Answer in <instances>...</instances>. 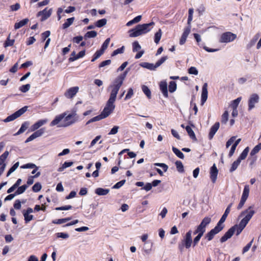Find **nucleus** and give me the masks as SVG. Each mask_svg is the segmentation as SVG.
Here are the masks:
<instances>
[{
    "instance_id": "obj_1",
    "label": "nucleus",
    "mask_w": 261,
    "mask_h": 261,
    "mask_svg": "<svg viewBox=\"0 0 261 261\" xmlns=\"http://www.w3.org/2000/svg\"><path fill=\"white\" fill-rule=\"evenodd\" d=\"M77 114L75 112L67 115L66 112L57 116L50 122V126L58 125L59 127H67L74 123L77 120Z\"/></svg>"
},
{
    "instance_id": "obj_2",
    "label": "nucleus",
    "mask_w": 261,
    "mask_h": 261,
    "mask_svg": "<svg viewBox=\"0 0 261 261\" xmlns=\"http://www.w3.org/2000/svg\"><path fill=\"white\" fill-rule=\"evenodd\" d=\"M127 72L128 71L126 70L123 73L118 76L109 86L108 88L111 89L110 97L116 99L117 94L123 84Z\"/></svg>"
},
{
    "instance_id": "obj_3",
    "label": "nucleus",
    "mask_w": 261,
    "mask_h": 261,
    "mask_svg": "<svg viewBox=\"0 0 261 261\" xmlns=\"http://www.w3.org/2000/svg\"><path fill=\"white\" fill-rule=\"evenodd\" d=\"M154 25V22L138 24L135 28L129 31L130 37H136L143 34H146L151 30L150 27Z\"/></svg>"
},
{
    "instance_id": "obj_4",
    "label": "nucleus",
    "mask_w": 261,
    "mask_h": 261,
    "mask_svg": "<svg viewBox=\"0 0 261 261\" xmlns=\"http://www.w3.org/2000/svg\"><path fill=\"white\" fill-rule=\"evenodd\" d=\"M192 233V230H189L186 233L184 239L178 244V248L181 252L184 250L185 247L187 249H189L193 243Z\"/></svg>"
},
{
    "instance_id": "obj_5",
    "label": "nucleus",
    "mask_w": 261,
    "mask_h": 261,
    "mask_svg": "<svg viewBox=\"0 0 261 261\" xmlns=\"http://www.w3.org/2000/svg\"><path fill=\"white\" fill-rule=\"evenodd\" d=\"M115 100L116 99L109 97L107 101L106 105L101 112L106 118L109 116L115 109V106L114 102Z\"/></svg>"
},
{
    "instance_id": "obj_6",
    "label": "nucleus",
    "mask_w": 261,
    "mask_h": 261,
    "mask_svg": "<svg viewBox=\"0 0 261 261\" xmlns=\"http://www.w3.org/2000/svg\"><path fill=\"white\" fill-rule=\"evenodd\" d=\"M28 106L23 107V108L15 112L13 114L8 116L6 119L4 120V121L5 122H8L15 120V119L18 118L22 114H23L28 110Z\"/></svg>"
},
{
    "instance_id": "obj_7",
    "label": "nucleus",
    "mask_w": 261,
    "mask_h": 261,
    "mask_svg": "<svg viewBox=\"0 0 261 261\" xmlns=\"http://www.w3.org/2000/svg\"><path fill=\"white\" fill-rule=\"evenodd\" d=\"M237 38V35L230 32L223 33L220 36L219 42L228 43L233 41Z\"/></svg>"
},
{
    "instance_id": "obj_8",
    "label": "nucleus",
    "mask_w": 261,
    "mask_h": 261,
    "mask_svg": "<svg viewBox=\"0 0 261 261\" xmlns=\"http://www.w3.org/2000/svg\"><path fill=\"white\" fill-rule=\"evenodd\" d=\"M259 97L256 93L251 94L248 99V108L249 111L255 108V105L259 102Z\"/></svg>"
},
{
    "instance_id": "obj_9",
    "label": "nucleus",
    "mask_w": 261,
    "mask_h": 261,
    "mask_svg": "<svg viewBox=\"0 0 261 261\" xmlns=\"http://www.w3.org/2000/svg\"><path fill=\"white\" fill-rule=\"evenodd\" d=\"M222 226H220L218 224L212 230H210L205 236V238L210 241H211L214 236L220 232L223 229Z\"/></svg>"
},
{
    "instance_id": "obj_10",
    "label": "nucleus",
    "mask_w": 261,
    "mask_h": 261,
    "mask_svg": "<svg viewBox=\"0 0 261 261\" xmlns=\"http://www.w3.org/2000/svg\"><path fill=\"white\" fill-rule=\"evenodd\" d=\"M53 12V9L50 8L48 10L47 8H45L43 10L39 11L37 13V16H41V21H43L49 18Z\"/></svg>"
},
{
    "instance_id": "obj_11",
    "label": "nucleus",
    "mask_w": 261,
    "mask_h": 261,
    "mask_svg": "<svg viewBox=\"0 0 261 261\" xmlns=\"http://www.w3.org/2000/svg\"><path fill=\"white\" fill-rule=\"evenodd\" d=\"M236 226H233L230 227L227 232L223 236L220 241L221 243L226 242L228 239L230 238L234 233V228Z\"/></svg>"
},
{
    "instance_id": "obj_12",
    "label": "nucleus",
    "mask_w": 261,
    "mask_h": 261,
    "mask_svg": "<svg viewBox=\"0 0 261 261\" xmlns=\"http://www.w3.org/2000/svg\"><path fill=\"white\" fill-rule=\"evenodd\" d=\"M254 214L255 211H254L253 207L250 206L248 207V209L242 212L241 213V216H245L244 218L249 221Z\"/></svg>"
},
{
    "instance_id": "obj_13",
    "label": "nucleus",
    "mask_w": 261,
    "mask_h": 261,
    "mask_svg": "<svg viewBox=\"0 0 261 261\" xmlns=\"http://www.w3.org/2000/svg\"><path fill=\"white\" fill-rule=\"evenodd\" d=\"M79 88L78 87H73L69 88L65 93L64 95L68 98H72L78 92Z\"/></svg>"
},
{
    "instance_id": "obj_14",
    "label": "nucleus",
    "mask_w": 261,
    "mask_h": 261,
    "mask_svg": "<svg viewBox=\"0 0 261 261\" xmlns=\"http://www.w3.org/2000/svg\"><path fill=\"white\" fill-rule=\"evenodd\" d=\"M207 84L204 83L202 88L201 105L202 106L207 99Z\"/></svg>"
},
{
    "instance_id": "obj_15",
    "label": "nucleus",
    "mask_w": 261,
    "mask_h": 261,
    "mask_svg": "<svg viewBox=\"0 0 261 261\" xmlns=\"http://www.w3.org/2000/svg\"><path fill=\"white\" fill-rule=\"evenodd\" d=\"M218 173V170L216 165L214 164L210 170V177L213 183H215L217 180Z\"/></svg>"
},
{
    "instance_id": "obj_16",
    "label": "nucleus",
    "mask_w": 261,
    "mask_h": 261,
    "mask_svg": "<svg viewBox=\"0 0 261 261\" xmlns=\"http://www.w3.org/2000/svg\"><path fill=\"white\" fill-rule=\"evenodd\" d=\"M48 122V120L47 119H41L38 120L37 122L35 123L31 127V130L32 132H34L37 129H38L41 126L45 124Z\"/></svg>"
},
{
    "instance_id": "obj_17",
    "label": "nucleus",
    "mask_w": 261,
    "mask_h": 261,
    "mask_svg": "<svg viewBox=\"0 0 261 261\" xmlns=\"http://www.w3.org/2000/svg\"><path fill=\"white\" fill-rule=\"evenodd\" d=\"M220 127L219 122H216L211 128L210 131L208 134V138L210 140L212 139L214 135L217 132L218 129Z\"/></svg>"
},
{
    "instance_id": "obj_18",
    "label": "nucleus",
    "mask_w": 261,
    "mask_h": 261,
    "mask_svg": "<svg viewBox=\"0 0 261 261\" xmlns=\"http://www.w3.org/2000/svg\"><path fill=\"white\" fill-rule=\"evenodd\" d=\"M160 88L164 96L165 97H167L168 96V94L167 83L165 81H162L160 84Z\"/></svg>"
},
{
    "instance_id": "obj_19",
    "label": "nucleus",
    "mask_w": 261,
    "mask_h": 261,
    "mask_svg": "<svg viewBox=\"0 0 261 261\" xmlns=\"http://www.w3.org/2000/svg\"><path fill=\"white\" fill-rule=\"evenodd\" d=\"M229 212L230 211H229L228 210H225L224 213L223 214V215H222L221 219H220V220L219 221L217 224H218L220 226H222L223 228H224V225L223 224V223L225 221L226 219Z\"/></svg>"
},
{
    "instance_id": "obj_20",
    "label": "nucleus",
    "mask_w": 261,
    "mask_h": 261,
    "mask_svg": "<svg viewBox=\"0 0 261 261\" xmlns=\"http://www.w3.org/2000/svg\"><path fill=\"white\" fill-rule=\"evenodd\" d=\"M110 192V190L108 189H103L101 188H97L95 191V193L100 196H104L108 194Z\"/></svg>"
},
{
    "instance_id": "obj_21",
    "label": "nucleus",
    "mask_w": 261,
    "mask_h": 261,
    "mask_svg": "<svg viewBox=\"0 0 261 261\" xmlns=\"http://www.w3.org/2000/svg\"><path fill=\"white\" fill-rule=\"evenodd\" d=\"M29 125L30 123L28 121L23 122L19 130L14 135L17 136L23 133L28 128Z\"/></svg>"
},
{
    "instance_id": "obj_22",
    "label": "nucleus",
    "mask_w": 261,
    "mask_h": 261,
    "mask_svg": "<svg viewBox=\"0 0 261 261\" xmlns=\"http://www.w3.org/2000/svg\"><path fill=\"white\" fill-rule=\"evenodd\" d=\"M141 66L147 68L151 70H155L158 67H156V64L152 63H149L147 62H143L140 64Z\"/></svg>"
},
{
    "instance_id": "obj_23",
    "label": "nucleus",
    "mask_w": 261,
    "mask_h": 261,
    "mask_svg": "<svg viewBox=\"0 0 261 261\" xmlns=\"http://www.w3.org/2000/svg\"><path fill=\"white\" fill-rule=\"evenodd\" d=\"M241 139H240V138L238 139V140H237L235 141L234 144L232 145V146L230 148V150L229 151V154H228V155L229 157H231V156H232V155L233 154V153L236 149L237 146L238 145V144L241 142Z\"/></svg>"
},
{
    "instance_id": "obj_24",
    "label": "nucleus",
    "mask_w": 261,
    "mask_h": 261,
    "mask_svg": "<svg viewBox=\"0 0 261 261\" xmlns=\"http://www.w3.org/2000/svg\"><path fill=\"white\" fill-rule=\"evenodd\" d=\"M29 21V20L28 18H25L18 22L15 23L14 25L15 29L17 30L22 27L23 26L27 24Z\"/></svg>"
},
{
    "instance_id": "obj_25",
    "label": "nucleus",
    "mask_w": 261,
    "mask_h": 261,
    "mask_svg": "<svg viewBox=\"0 0 261 261\" xmlns=\"http://www.w3.org/2000/svg\"><path fill=\"white\" fill-rule=\"evenodd\" d=\"M249 191L250 189L249 185H245L244 187L241 199L246 200L249 196Z\"/></svg>"
},
{
    "instance_id": "obj_26",
    "label": "nucleus",
    "mask_w": 261,
    "mask_h": 261,
    "mask_svg": "<svg viewBox=\"0 0 261 261\" xmlns=\"http://www.w3.org/2000/svg\"><path fill=\"white\" fill-rule=\"evenodd\" d=\"M259 34H256L253 38L250 40V42L247 44V48H250L252 46H253L257 41V40L258 39L259 37Z\"/></svg>"
},
{
    "instance_id": "obj_27",
    "label": "nucleus",
    "mask_w": 261,
    "mask_h": 261,
    "mask_svg": "<svg viewBox=\"0 0 261 261\" xmlns=\"http://www.w3.org/2000/svg\"><path fill=\"white\" fill-rule=\"evenodd\" d=\"M186 129V131L187 132L189 137L193 140H196V136L195 135V133L194 132H193V130H192V129L191 128V127L189 126H187L186 127H185Z\"/></svg>"
},
{
    "instance_id": "obj_28",
    "label": "nucleus",
    "mask_w": 261,
    "mask_h": 261,
    "mask_svg": "<svg viewBox=\"0 0 261 261\" xmlns=\"http://www.w3.org/2000/svg\"><path fill=\"white\" fill-rule=\"evenodd\" d=\"M249 151V147H246L244 150L243 151L242 153L240 154L239 157L238 158V160H240L241 162L242 160H243L246 159L247 157L248 152Z\"/></svg>"
},
{
    "instance_id": "obj_29",
    "label": "nucleus",
    "mask_w": 261,
    "mask_h": 261,
    "mask_svg": "<svg viewBox=\"0 0 261 261\" xmlns=\"http://www.w3.org/2000/svg\"><path fill=\"white\" fill-rule=\"evenodd\" d=\"M85 55V50H82L79 53V54L74 57H70L69 61L70 62H73L79 58H83Z\"/></svg>"
},
{
    "instance_id": "obj_30",
    "label": "nucleus",
    "mask_w": 261,
    "mask_h": 261,
    "mask_svg": "<svg viewBox=\"0 0 261 261\" xmlns=\"http://www.w3.org/2000/svg\"><path fill=\"white\" fill-rule=\"evenodd\" d=\"M74 20V17H71V18H68L66 20V22L63 24L62 28L63 29H66L68 28L69 26H70L73 23Z\"/></svg>"
},
{
    "instance_id": "obj_31",
    "label": "nucleus",
    "mask_w": 261,
    "mask_h": 261,
    "mask_svg": "<svg viewBox=\"0 0 261 261\" xmlns=\"http://www.w3.org/2000/svg\"><path fill=\"white\" fill-rule=\"evenodd\" d=\"M97 35V33L95 31H91L87 32L84 37L85 39H87V38H95L96 37Z\"/></svg>"
},
{
    "instance_id": "obj_32",
    "label": "nucleus",
    "mask_w": 261,
    "mask_h": 261,
    "mask_svg": "<svg viewBox=\"0 0 261 261\" xmlns=\"http://www.w3.org/2000/svg\"><path fill=\"white\" fill-rule=\"evenodd\" d=\"M28 188L27 185H23L20 187H18L17 190L15 192L16 195H20L24 192V191Z\"/></svg>"
},
{
    "instance_id": "obj_33",
    "label": "nucleus",
    "mask_w": 261,
    "mask_h": 261,
    "mask_svg": "<svg viewBox=\"0 0 261 261\" xmlns=\"http://www.w3.org/2000/svg\"><path fill=\"white\" fill-rule=\"evenodd\" d=\"M152 250V245L151 246L148 245L145 243L142 247V250L145 254H149Z\"/></svg>"
},
{
    "instance_id": "obj_34",
    "label": "nucleus",
    "mask_w": 261,
    "mask_h": 261,
    "mask_svg": "<svg viewBox=\"0 0 261 261\" xmlns=\"http://www.w3.org/2000/svg\"><path fill=\"white\" fill-rule=\"evenodd\" d=\"M40 175V172H38L34 176H31L29 177L28 180H27V186H30L32 185L34 182V178H36L39 177Z\"/></svg>"
},
{
    "instance_id": "obj_35",
    "label": "nucleus",
    "mask_w": 261,
    "mask_h": 261,
    "mask_svg": "<svg viewBox=\"0 0 261 261\" xmlns=\"http://www.w3.org/2000/svg\"><path fill=\"white\" fill-rule=\"evenodd\" d=\"M173 152L180 159L184 158V154L177 148L173 146L172 148Z\"/></svg>"
},
{
    "instance_id": "obj_36",
    "label": "nucleus",
    "mask_w": 261,
    "mask_h": 261,
    "mask_svg": "<svg viewBox=\"0 0 261 261\" xmlns=\"http://www.w3.org/2000/svg\"><path fill=\"white\" fill-rule=\"evenodd\" d=\"M261 149V143L255 146L253 149L251 150L250 155H255Z\"/></svg>"
},
{
    "instance_id": "obj_37",
    "label": "nucleus",
    "mask_w": 261,
    "mask_h": 261,
    "mask_svg": "<svg viewBox=\"0 0 261 261\" xmlns=\"http://www.w3.org/2000/svg\"><path fill=\"white\" fill-rule=\"evenodd\" d=\"M175 165H176L177 170L179 172L182 173L184 171V166L181 161H177L175 162Z\"/></svg>"
},
{
    "instance_id": "obj_38",
    "label": "nucleus",
    "mask_w": 261,
    "mask_h": 261,
    "mask_svg": "<svg viewBox=\"0 0 261 261\" xmlns=\"http://www.w3.org/2000/svg\"><path fill=\"white\" fill-rule=\"evenodd\" d=\"M241 163V161L237 159L236 161H235L231 165V168L229 169V171L230 172H232L234 171H235L237 168L238 167L239 165H240Z\"/></svg>"
},
{
    "instance_id": "obj_39",
    "label": "nucleus",
    "mask_w": 261,
    "mask_h": 261,
    "mask_svg": "<svg viewBox=\"0 0 261 261\" xmlns=\"http://www.w3.org/2000/svg\"><path fill=\"white\" fill-rule=\"evenodd\" d=\"M142 90L143 92H144V93L146 95V96L148 98H151V92H150V90H149V89L146 86H145V85L142 86Z\"/></svg>"
},
{
    "instance_id": "obj_40",
    "label": "nucleus",
    "mask_w": 261,
    "mask_h": 261,
    "mask_svg": "<svg viewBox=\"0 0 261 261\" xmlns=\"http://www.w3.org/2000/svg\"><path fill=\"white\" fill-rule=\"evenodd\" d=\"M176 89V84L174 81H171L169 83V91L171 93L174 92Z\"/></svg>"
},
{
    "instance_id": "obj_41",
    "label": "nucleus",
    "mask_w": 261,
    "mask_h": 261,
    "mask_svg": "<svg viewBox=\"0 0 261 261\" xmlns=\"http://www.w3.org/2000/svg\"><path fill=\"white\" fill-rule=\"evenodd\" d=\"M162 31L161 29H159L158 32H157L154 35V42L155 43L158 44L162 37Z\"/></svg>"
},
{
    "instance_id": "obj_42",
    "label": "nucleus",
    "mask_w": 261,
    "mask_h": 261,
    "mask_svg": "<svg viewBox=\"0 0 261 261\" xmlns=\"http://www.w3.org/2000/svg\"><path fill=\"white\" fill-rule=\"evenodd\" d=\"M107 19L105 18H103L97 21L95 25L98 28H101L105 25L107 23Z\"/></svg>"
},
{
    "instance_id": "obj_43",
    "label": "nucleus",
    "mask_w": 261,
    "mask_h": 261,
    "mask_svg": "<svg viewBox=\"0 0 261 261\" xmlns=\"http://www.w3.org/2000/svg\"><path fill=\"white\" fill-rule=\"evenodd\" d=\"M211 222V218H210V217H205L201 221V222L200 223V225H201V226L202 225L203 227H204L205 228L206 227V226L209 224L210 223V222Z\"/></svg>"
},
{
    "instance_id": "obj_44",
    "label": "nucleus",
    "mask_w": 261,
    "mask_h": 261,
    "mask_svg": "<svg viewBox=\"0 0 261 261\" xmlns=\"http://www.w3.org/2000/svg\"><path fill=\"white\" fill-rule=\"evenodd\" d=\"M31 88V85L29 84L24 85L19 87V90L23 93L28 92Z\"/></svg>"
},
{
    "instance_id": "obj_45",
    "label": "nucleus",
    "mask_w": 261,
    "mask_h": 261,
    "mask_svg": "<svg viewBox=\"0 0 261 261\" xmlns=\"http://www.w3.org/2000/svg\"><path fill=\"white\" fill-rule=\"evenodd\" d=\"M228 112L226 111L222 115L221 122L226 124L228 119Z\"/></svg>"
},
{
    "instance_id": "obj_46",
    "label": "nucleus",
    "mask_w": 261,
    "mask_h": 261,
    "mask_svg": "<svg viewBox=\"0 0 261 261\" xmlns=\"http://www.w3.org/2000/svg\"><path fill=\"white\" fill-rule=\"evenodd\" d=\"M9 152L8 151H6L0 156V165L4 163L6 159L7 158Z\"/></svg>"
},
{
    "instance_id": "obj_47",
    "label": "nucleus",
    "mask_w": 261,
    "mask_h": 261,
    "mask_svg": "<svg viewBox=\"0 0 261 261\" xmlns=\"http://www.w3.org/2000/svg\"><path fill=\"white\" fill-rule=\"evenodd\" d=\"M103 53L100 50H97L93 56L91 60L92 62H94L97 59H98Z\"/></svg>"
},
{
    "instance_id": "obj_48",
    "label": "nucleus",
    "mask_w": 261,
    "mask_h": 261,
    "mask_svg": "<svg viewBox=\"0 0 261 261\" xmlns=\"http://www.w3.org/2000/svg\"><path fill=\"white\" fill-rule=\"evenodd\" d=\"M24 218V221L26 223L29 222L34 219V216L27 213H22Z\"/></svg>"
},
{
    "instance_id": "obj_49",
    "label": "nucleus",
    "mask_w": 261,
    "mask_h": 261,
    "mask_svg": "<svg viewBox=\"0 0 261 261\" xmlns=\"http://www.w3.org/2000/svg\"><path fill=\"white\" fill-rule=\"evenodd\" d=\"M42 188L41 185L39 182H36L32 187V190L34 192H38L40 191Z\"/></svg>"
},
{
    "instance_id": "obj_50",
    "label": "nucleus",
    "mask_w": 261,
    "mask_h": 261,
    "mask_svg": "<svg viewBox=\"0 0 261 261\" xmlns=\"http://www.w3.org/2000/svg\"><path fill=\"white\" fill-rule=\"evenodd\" d=\"M241 100V97H239L232 101L231 107L232 108L237 109V107Z\"/></svg>"
},
{
    "instance_id": "obj_51",
    "label": "nucleus",
    "mask_w": 261,
    "mask_h": 261,
    "mask_svg": "<svg viewBox=\"0 0 261 261\" xmlns=\"http://www.w3.org/2000/svg\"><path fill=\"white\" fill-rule=\"evenodd\" d=\"M141 46L139 44L138 41H135L133 43V51L136 52L140 49Z\"/></svg>"
},
{
    "instance_id": "obj_52",
    "label": "nucleus",
    "mask_w": 261,
    "mask_h": 261,
    "mask_svg": "<svg viewBox=\"0 0 261 261\" xmlns=\"http://www.w3.org/2000/svg\"><path fill=\"white\" fill-rule=\"evenodd\" d=\"M124 46H123L115 50L113 52V53L112 54V56H115L119 54H122L124 52Z\"/></svg>"
},
{
    "instance_id": "obj_53",
    "label": "nucleus",
    "mask_w": 261,
    "mask_h": 261,
    "mask_svg": "<svg viewBox=\"0 0 261 261\" xmlns=\"http://www.w3.org/2000/svg\"><path fill=\"white\" fill-rule=\"evenodd\" d=\"M167 59H168L167 56H164V57H162L159 61H158L156 62V63H155L156 67H159L163 63H164Z\"/></svg>"
},
{
    "instance_id": "obj_54",
    "label": "nucleus",
    "mask_w": 261,
    "mask_h": 261,
    "mask_svg": "<svg viewBox=\"0 0 261 261\" xmlns=\"http://www.w3.org/2000/svg\"><path fill=\"white\" fill-rule=\"evenodd\" d=\"M10 35H9V37L7 38V40L5 43V46H12L14 43L15 41L14 39H10Z\"/></svg>"
},
{
    "instance_id": "obj_55",
    "label": "nucleus",
    "mask_w": 261,
    "mask_h": 261,
    "mask_svg": "<svg viewBox=\"0 0 261 261\" xmlns=\"http://www.w3.org/2000/svg\"><path fill=\"white\" fill-rule=\"evenodd\" d=\"M188 73L191 74L197 75L198 74V70L195 67H191L188 69Z\"/></svg>"
},
{
    "instance_id": "obj_56",
    "label": "nucleus",
    "mask_w": 261,
    "mask_h": 261,
    "mask_svg": "<svg viewBox=\"0 0 261 261\" xmlns=\"http://www.w3.org/2000/svg\"><path fill=\"white\" fill-rule=\"evenodd\" d=\"M125 182V180H122L118 182H117L115 185L112 187L113 189H119L121 188Z\"/></svg>"
},
{
    "instance_id": "obj_57",
    "label": "nucleus",
    "mask_w": 261,
    "mask_h": 261,
    "mask_svg": "<svg viewBox=\"0 0 261 261\" xmlns=\"http://www.w3.org/2000/svg\"><path fill=\"white\" fill-rule=\"evenodd\" d=\"M45 132V129L44 128H40L39 130H37V131L35 132L34 133L35 134V136L37 138L41 136Z\"/></svg>"
},
{
    "instance_id": "obj_58",
    "label": "nucleus",
    "mask_w": 261,
    "mask_h": 261,
    "mask_svg": "<svg viewBox=\"0 0 261 261\" xmlns=\"http://www.w3.org/2000/svg\"><path fill=\"white\" fill-rule=\"evenodd\" d=\"M119 127L118 126H114L110 130V132L108 133L109 135H115L118 132Z\"/></svg>"
},
{
    "instance_id": "obj_59",
    "label": "nucleus",
    "mask_w": 261,
    "mask_h": 261,
    "mask_svg": "<svg viewBox=\"0 0 261 261\" xmlns=\"http://www.w3.org/2000/svg\"><path fill=\"white\" fill-rule=\"evenodd\" d=\"M134 94L133 89L132 88H129L128 90L127 93L126 94L125 97L124 98L125 100H127L132 97Z\"/></svg>"
},
{
    "instance_id": "obj_60",
    "label": "nucleus",
    "mask_w": 261,
    "mask_h": 261,
    "mask_svg": "<svg viewBox=\"0 0 261 261\" xmlns=\"http://www.w3.org/2000/svg\"><path fill=\"white\" fill-rule=\"evenodd\" d=\"M106 117H104V115H102V113H101V114L100 115L91 118V119H92V121L94 122L99 121V120H100L102 119H104Z\"/></svg>"
},
{
    "instance_id": "obj_61",
    "label": "nucleus",
    "mask_w": 261,
    "mask_h": 261,
    "mask_svg": "<svg viewBox=\"0 0 261 261\" xmlns=\"http://www.w3.org/2000/svg\"><path fill=\"white\" fill-rule=\"evenodd\" d=\"M154 165L155 166L162 167L164 172H166L168 169V166L164 163H155Z\"/></svg>"
},
{
    "instance_id": "obj_62",
    "label": "nucleus",
    "mask_w": 261,
    "mask_h": 261,
    "mask_svg": "<svg viewBox=\"0 0 261 261\" xmlns=\"http://www.w3.org/2000/svg\"><path fill=\"white\" fill-rule=\"evenodd\" d=\"M57 238H61L62 239H67L69 238V234L67 233L58 232L56 233Z\"/></svg>"
},
{
    "instance_id": "obj_63",
    "label": "nucleus",
    "mask_w": 261,
    "mask_h": 261,
    "mask_svg": "<svg viewBox=\"0 0 261 261\" xmlns=\"http://www.w3.org/2000/svg\"><path fill=\"white\" fill-rule=\"evenodd\" d=\"M35 167H36L35 164H33V163H28V164H25L23 166H21L20 167V168H22V169H28V168L33 169L35 168Z\"/></svg>"
},
{
    "instance_id": "obj_64",
    "label": "nucleus",
    "mask_w": 261,
    "mask_h": 261,
    "mask_svg": "<svg viewBox=\"0 0 261 261\" xmlns=\"http://www.w3.org/2000/svg\"><path fill=\"white\" fill-rule=\"evenodd\" d=\"M236 138V136L231 137L226 142V147L228 148L232 143L234 141Z\"/></svg>"
}]
</instances>
